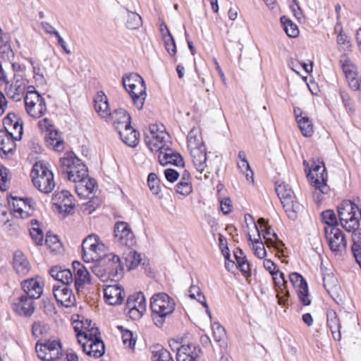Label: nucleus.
I'll list each match as a JSON object with an SVG mask.
<instances>
[{
    "label": "nucleus",
    "instance_id": "f03ea898",
    "mask_svg": "<svg viewBox=\"0 0 361 361\" xmlns=\"http://www.w3.org/2000/svg\"><path fill=\"white\" fill-rule=\"evenodd\" d=\"M153 313V321L156 326H161L167 316L172 314L175 310V302L173 298L165 293L154 294L150 301Z\"/></svg>",
    "mask_w": 361,
    "mask_h": 361
},
{
    "label": "nucleus",
    "instance_id": "2eb2a0df",
    "mask_svg": "<svg viewBox=\"0 0 361 361\" xmlns=\"http://www.w3.org/2000/svg\"><path fill=\"white\" fill-rule=\"evenodd\" d=\"M190 152L192 161L196 170L201 174L206 172L204 173V178H208L209 176L207 173H209V172L207 171V152L205 146L190 149Z\"/></svg>",
    "mask_w": 361,
    "mask_h": 361
},
{
    "label": "nucleus",
    "instance_id": "3c124183",
    "mask_svg": "<svg viewBox=\"0 0 361 361\" xmlns=\"http://www.w3.org/2000/svg\"><path fill=\"white\" fill-rule=\"evenodd\" d=\"M152 361H174L171 353L164 348H158L152 351Z\"/></svg>",
    "mask_w": 361,
    "mask_h": 361
},
{
    "label": "nucleus",
    "instance_id": "39448f33",
    "mask_svg": "<svg viewBox=\"0 0 361 361\" xmlns=\"http://www.w3.org/2000/svg\"><path fill=\"white\" fill-rule=\"evenodd\" d=\"M307 177L310 178L314 187L313 196L318 200H320V194H326L329 192V188L326 184L328 174L323 161H318L312 165Z\"/></svg>",
    "mask_w": 361,
    "mask_h": 361
},
{
    "label": "nucleus",
    "instance_id": "6e6552de",
    "mask_svg": "<svg viewBox=\"0 0 361 361\" xmlns=\"http://www.w3.org/2000/svg\"><path fill=\"white\" fill-rule=\"evenodd\" d=\"M61 343L58 340H47L42 343L37 342L35 350L38 357L42 361H55L61 355Z\"/></svg>",
    "mask_w": 361,
    "mask_h": 361
},
{
    "label": "nucleus",
    "instance_id": "6e6d98bb",
    "mask_svg": "<svg viewBox=\"0 0 361 361\" xmlns=\"http://www.w3.org/2000/svg\"><path fill=\"white\" fill-rule=\"evenodd\" d=\"M97 263L91 267L92 273L100 279L102 281L111 280L110 275L108 274L104 266L102 264L99 259L96 260Z\"/></svg>",
    "mask_w": 361,
    "mask_h": 361
},
{
    "label": "nucleus",
    "instance_id": "473e14b6",
    "mask_svg": "<svg viewBox=\"0 0 361 361\" xmlns=\"http://www.w3.org/2000/svg\"><path fill=\"white\" fill-rule=\"evenodd\" d=\"M97 186L94 179L87 176L79 180L75 185V192L79 196H86L94 192Z\"/></svg>",
    "mask_w": 361,
    "mask_h": 361
},
{
    "label": "nucleus",
    "instance_id": "8fccbe9b",
    "mask_svg": "<svg viewBox=\"0 0 361 361\" xmlns=\"http://www.w3.org/2000/svg\"><path fill=\"white\" fill-rule=\"evenodd\" d=\"M255 226L257 231L259 239L255 240L252 245L254 255L259 259H264L267 256V251L264 248V245L260 239V230L257 224Z\"/></svg>",
    "mask_w": 361,
    "mask_h": 361
},
{
    "label": "nucleus",
    "instance_id": "4be33fe9",
    "mask_svg": "<svg viewBox=\"0 0 361 361\" xmlns=\"http://www.w3.org/2000/svg\"><path fill=\"white\" fill-rule=\"evenodd\" d=\"M75 286L79 290L86 283L90 282V275L87 268L78 261L73 262Z\"/></svg>",
    "mask_w": 361,
    "mask_h": 361
},
{
    "label": "nucleus",
    "instance_id": "6ab92c4d",
    "mask_svg": "<svg viewBox=\"0 0 361 361\" xmlns=\"http://www.w3.org/2000/svg\"><path fill=\"white\" fill-rule=\"evenodd\" d=\"M73 196L68 190L56 192L53 201L61 212L69 214L73 207Z\"/></svg>",
    "mask_w": 361,
    "mask_h": 361
},
{
    "label": "nucleus",
    "instance_id": "ddd939ff",
    "mask_svg": "<svg viewBox=\"0 0 361 361\" xmlns=\"http://www.w3.org/2000/svg\"><path fill=\"white\" fill-rule=\"evenodd\" d=\"M53 294L57 302L62 306L70 307L75 304V297L66 284L54 285Z\"/></svg>",
    "mask_w": 361,
    "mask_h": 361
},
{
    "label": "nucleus",
    "instance_id": "79ce46f5",
    "mask_svg": "<svg viewBox=\"0 0 361 361\" xmlns=\"http://www.w3.org/2000/svg\"><path fill=\"white\" fill-rule=\"evenodd\" d=\"M48 135L46 136L47 145H51L58 152L63 149V141L59 137L58 132L49 130Z\"/></svg>",
    "mask_w": 361,
    "mask_h": 361
},
{
    "label": "nucleus",
    "instance_id": "393cba45",
    "mask_svg": "<svg viewBox=\"0 0 361 361\" xmlns=\"http://www.w3.org/2000/svg\"><path fill=\"white\" fill-rule=\"evenodd\" d=\"M116 130H118L121 140L126 145L130 147H135L137 145L139 133L133 128L131 123L129 124V126H118L116 127Z\"/></svg>",
    "mask_w": 361,
    "mask_h": 361
},
{
    "label": "nucleus",
    "instance_id": "4c0bfd02",
    "mask_svg": "<svg viewBox=\"0 0 361 361\" xmlns=\"http://www.w3.org/2000/svg\"><path fill=\"white\" fill-rule=\"evenodd\" d=\"M323 286L329 295L336 293L339 289L338 280L331 273L324 274Z\"/></svg>",
    "mask_w": 361,
    "mask_h": 361
},
{
    "label": "nucleus",
    "instance_id": "4468645a",
    "mask_svg": "<svg viewBox=\"0 0 361 361\" xmlns=\"http://www.w3.org/2000/svg\"><path fill=\"white\" fill-rule=\"evenodd\" d=\"M114 236L116 240L122 245L130 247L134 244V234L130 226L123 221L116 224Z\"/></svg>",
    "mask_w": 361,
    "mask_h": 361
},
{
    "label": "nucleus",
    "instance_id": "cd10ccee",
    "mask_svg": "<svg viewBox=\"0 0 361 361\" xmlns=\"http://www.w3.org/2000/svg\"><path fill=\"white\" fill-rule=\"evenodd\" d=\"M326 324L331 331L334 340L340 341L341 338V322L334 310H329L326 312Z\"/></svg>",
    "mask_w": 361,
    "mask_h": 361
},
{
    "label": "nucleus",
    "instance_id": "13d9d810",
    "mask_svg": "<svg viewBox=\"0 0 361 361\" xmlns=\"http://www.w3.org/2000/svg\"><path fill=\"white\" fill-rule=\"evenodd\" d=\"M11 180L9 170L4 167L0 166V190L6 191L9 188V183Z\"/></svg>",
    "mask_w": 361,
    "mask_h": 361
},
{
    "label": "nucleus",
    "instance_id": "423d86ee",
    "mask_svg": "<svg viewBox=\"0 0 361 361\" xmlns=\"http://www.w3.org/2000/svg\"><path fill=\"white\" fill-rule=\"evenodd\" d=\"M82 259L85 262L98 260L105 252V245L97 235L91 234L82 243Z\"/></svg>",
    "mask_w": 361,
    "mask_h": 361
},
{
    "label": "nucleus",
    "instance_id": "bf43d9fd",
    "mask_svg": "<svg viewBox=\"0 0 361 361\" xmlns=\"http://www.w3.org/2000/svg\"><path fill=\"white\" fill-rule=\"evenodd\" d=\"M47 108L45 103L44 104H37L35 106H28L26 108V111L27 114L35 118H40L46 111Z\"/></svg>",
    "mask_w": 361,
    "mask_h": 361
},
{
    "label": "nucleus",
    "instance_id": "dca6fc26",
    "mask_svg": "<svg viewBox=\"0 0 361 361\" xmlns=\"http://www.w3.org/2000/svg\"><path fill=\"white\" fill-rule=\"evenodd\" d=\"M202 352L198 345H183L178 348L177 361H200Z\"/></svg>",
    "mask_w": 361,
    "mask_h": 361
},
{
    "label": "nucleus",
    "instance_id": "7c9ffc66",
    "mask_svg": "<svg viewBox=\"0 0 361 361\" xmlns=\"http://www.w3.org/2000/svg\"><path fill=\"white\" fill-rule=\"evenodd\" d=\"M140 302H137V307L132 306V300L127 301L126 302V310H128V314L129 317L133 320H137L141 318L143 313L146 310V300L145 298H143L140 295L137 297Z\"/></svg>",
    "mask_w": 361,
    "mask_h": 361
},
{
    "label": "nucleus",
    "instance_id": "f3484780",
    "mask_svg": "<svg viewBox=\"0 0 361 361\" xmlns=\"http://www.w3.org/2000/svg\"><path fill=\"white\" fill-rule=\"evenodd\" d=\"M43 282L39 277L24 280V298L38 299L43 292Z\"/></svg>",
    "mask_w": 361,
    "mask_h": 361
},
{
    "label": "nucleus",
    "instance_id": "a878e982",
    "mask_svg": "<svg viewBox=\"0 0 361 361\" xmlns=\"http://www.w3.org/2000/svg\"><path fill=\"white\" fill-rule=\"evenodd\" d=\"M279 276L277 274L272 275L271 276L276 288L279 303L285 305L286 301L285 297L287 298L289 295V292L286 290L287 281L285 279L283 273L279 271Z\"/></svg>",
    "mask_w": 361,
    "mask_h": 361
},
{
    "label": "nucleus",
    "instance_id": "20e7f679",
    "mask_svg": "<svg viewBox=\"0 0 361 361\" xmlns=\"http://www.w3.org/2000/svg\"><path fill=\"white\" fill-rule=\"evenodd\" d=\"M358 203H357V204ZM356 203L352 200H343L337 208L341 225L348 232H357L360 226V218L355 209Z\"/></svg>",
    "mask_w": 361,
    "mask_h": 361
},
{
    "label": "nucleus",
    "instance_id": "69168bd1",
    "mask_svg": "<svg viewBox=\"0 0 361 361\" xmlns=\"http://www.w3.org/2000/svg\"><path fill=\"white\" fill-rule=\"evenodd\" d=\"M176 190L178 194L187 196L192 191L191 182L180 181L176 186Z\"/></svg>",
    "mask_w": 361,
    "mask_h": 361
},
{
    "label": "nucleus",
    "instance_id": "09e8293b",
    "mask_svg": "<svg viewBox=\"0 0 361 361\" xmlns=\"http://www.w3.org/2000/svg\"><path fill=\"white\" fill-rule=\"evenodd\" d=\"M44 103V99L35 90L27 91L26 95L24 97L25 108H27L28 106H35L37 104Z\"/></svg>",
    "mask_w": 361,
    "mask_h": 361
},
{
    "label": "nucleus",
    "instance_id": "412c9836",
    "mask_svg": "<svg viewBox=\"0 0 361 361\" xmlns=\"http://www.w3.org/2000/svg\"><path fill=\"white\" fill-rule=\"evenodd\" d=\"M125 297L124 290L118 284L106 286L104 288V298L110 305L121 304Z\"/></svg>",
    "mask_w": 361,
    "mask_h": 361
},
{
    "label": "nucleus",
    "instance_id": "603ef678",
    "mask_svg": "<svg viewBox=\"0 0 361 361\" xmlns=\"http://www.w3.org/2000/svg\"><path fill=\"white\" fill-rule=\"evenodd\" d=\"M45 244L51 252H60L62 250V245L58 236L50 233H47Z\"/></svg>",
    "mask_w": 361,
    "mask_h": 361
},
{
    "label": "nucleus",
    "instance_id": "a18cd8bd",
    "mask_svg": "<svg viewBox=\"0 0 361 361\" xmlns=\"http://www.w3.org/2000/svg\"><path fill=\"white\" fill-rule=\"evenodd\" d=\"M298 124V127L302 133V134L305 137H311L314 132V126L312 121L310 119V118L306 116L302 118H299V121L297 122Z\"/></svg>",
    "mask_w": 361,
    "mask_h": 361
},
{
    "label": "nucleus",
    "instance_id": "f257e3e1",
    "mask_svg": "<svg viewBox=\"0 0 361 361\" xmlns=\"http://www.w3.org/2000/svg\"><path fill=\"white\" fill-rule=\"evenodd\" d=\"M30 178L34 187L42 193L51 192L56 186L54 173L47 161L36 162L31 170Z\"/></svg>",
    "mask_w": 361,
    "mask_h": 361
},
{
    "label": "nucleus",
    "instance_id": "0e129e2a",
    "mask_svg": "<svg viewBox=\"0 0 361 361\" xmlns=\"http://www.w3.org/2000/svg\"><path fill=\"white\" fill-rule=\"evenodd\" d=\"M56 280L61 282V284L69 286L73 281V274L69 269H61Z\"/></svg>",
    "mask_w": 361,
    "mask_h": 361
},
{
    "label": "nucleus",
    "instance_id": "c756f323",
    "mask_svg": "<svg viewBox=\"0 0 361 361\" xmlns=\"http://www.w3.org/2000/svg\"><path fill=\"white\" fill-rule=\"evenodd\" d=\"M263 232L262 235L265 240V244L268 247H274L278 252H282L281 250V247L283 246L284 244L282 241H281L276 233L274 231L270 226H268L264 230H262Z\"/></svg>",
    "mask_w": 361,
    "mask_h": 361
},
{
    "label": "nucleus",
    "instance_id": "1a4fd4ad",
    "mask_svg": "<svg viewBox=\"0 0 361 361\" xmlns=\"http://www.w3.org/2000/svg\"><path fill=\"white\" fill-rule=\"evenodd\" d=\"M276 192L288 216L294 219L296 216L295 209L298 207L295 205V195L290 185L283 182L281 183H276Z\"/></svg>",
    "mask_w": 361,
    "mask_h": 361
},
{
    "label": "nucleus",
    "instance_id": "4d7b16f0",
    "mask_svg": "<svg viewBox=\"0 0 361 361\" xmlns=\"http://www.w3.org/2000/svg\"><path fill=\"white\" fill-rule=\"evenodd\" d=\"M322 219L326 225L324 228L327 227H337L338 220L336 214L333 210L328 209L322 213Z\"/></svg>",
    "mask_w": 361,
    "mask_h": 361
},
{
    "label": "nucleus",
    "instance_id": "680f3d73",
    "mask_svg": "<svg viewBox=\"0 0 361 361\" xmlns=\"http://www.w3.org/2000/svg\"><path fill=\"white\" fill-rule=\"evenodd\" d=\"M12 266L17 274L23 271V251L17 250L13 253Z\"/></svg>",
    "mask_w": 361,
    "mask_h": 361
},
{
    "label": "nucleus",
    "instance_id": "b1692460",
    "mask_svg": "<svg viewBox=\"0 0 361 361\" xmlns=\"http://www.w3.org/2000/svg\"><path fill=\"white\" fill-rule=\"evenodd\" d=\"M20 118L15 114H8L4 119V130L15 133L16 139H21L23 135V123H19Z\"/></svg>",
    "mask_w": 361,
    "mask_h": 361
},
{
    "label": "nucleus",
    "instance_id": "0eeeda50",
    "mask_svg": "<svg viewBox=\"0 0 361 361\" xmlns=\"http://www.w3.org/2000/svg\"><path fill=\"white\" fill-rule=\"evenodd\" d=\"M168 137L163 125L152 124L145 133V141L151 152H160L164 148Z\"/></svg>",
    "mask_w": 361,
    "mask_h": 361
},
{
    "label": "nucleus",
    "instance_id": "7ed1b4c3",
    "mask_svg": "<svg viewBox=\"0 0 361 361\" xmlns=\"http://www.w3.org/2000/svg\"><path fill=\"white\" fill-rule=\"evenodd\" d=\"M61 173L75 183L87 176V168L81 160L73 154H68L59 160Z\"/></svg>",
    "mask_w": 361,
    "mask_h": 361
},
{
    "label": "nucleus",
    "instance_id": "9b49d317",
    "mask_svg": "<svg viewBox=\"0 0 361 361\" xmlns=\"http://www.w3.org/2000/svg\"><path fill=\"white\" fill-rule=\"evenodd\" d=\"M99 259L110 275L111 281H116L122 277L123 267L118 256L114 253L104 254Z\"/></svg>",
    "mask_w": 361,
    "mask_h": 361
},
{
    "label": "nucleus",
    "instance_id": "c9c22d12",
    "mask_svg": "<svg viewBox=\"0 0 361 361\" xmlns=\"http://www.w3.org/2000/svg\"><path fill=\"white\" fill-rule=\"evenodd\" d=\"M339 63L346 79L348 78H351L352 76H356V75H357V67L352 62L347 54H341Z\"/></svg>",
    "mask_w": 361,
    "mask_h": 361
},
{
    "label": "nucleus",
    "instance_id": "37998d69",
    "mask_svg": "<svg viewBox=\"0 0 361 361\" xmlns=\"http://www.w3.org/2000/svg\"><path fill=\"white\" fill-rule=\"evenodd\" d=\"M164 27H165L166 32V33L163 32L162 35H163V39L164 41L165 48L171 56H175V55L176 54V51H177L175 40H174L171 33L169 30L167 26L164 25Z\"/></svg>",
    "mask_w": 361,
    "mask_h": 361
},
{
    "label": "nucleus",
    "instance_id": "49530a36",
    "mask_svg": "<svg viewBox=\"0 0 361 361\" xmlns=\"http://www.w3.org/2000/svg\"><path fill=\"white\" fill-rule=\"evenodd\" d=\"M125 260L128 269H133L140 264L142 258L135 250L128 249V252L125 254Z\"/></svg>",
    "mask_w": 361,
    "mask_h": 361
},
{
    "label": "nucleus",
    "instance_id": "338daca9",
    "mask_svg": "<svg viewBox=\"0 0 361 361\" xmlns=\"http://www.w3.org/2000/svg\"><path fill=\"white\" fill-rule=\"evenodd\" d=\"M93 324L91 320L85 319L74 322V330L76 334H83L85 331L89 330Z\"/></svg>",
    "mask_w": 361,
    "mask_h": 361
},
{
    "label": "nucleus",
    "instance_id": "c03bdc74",
    "mask_svg": "<svg viewBox=\"0 0 361 361\" xmlns=\"http://www.w3.org/2000/svg\"><path fill=\"white\" fill-rule=\"evenodd\" d=\"M281 23L283 25V30L290 37H296L299 35V30L298 26L293 23L288 18L282 16L281 18Z\"/></svg>",
    "mask_w": 361,
    "mask_h": 361
},
{
    "label": "nucleus",
    "instance_id": "72a5a7b5",
    "mask_svg": "<svg viewBox=\"0 0 361 361\" xmlns=\"http://www.w3.org/2000/svg\"><path fill=\"white\" fill-rule=\"evenodd\" d=\"M7 94L16 102L21 101L23 98V77L21 75L14 76V81L8 88Z\"/></svg>",
    "mask_w": 361,
    "mask_h": 361
},
{
    "label": "nucleus",
    "instance_id": "ea45409f",
    "mask_svg": "<svg viewBox=\"0 0 361 361\" xmlns=\"http://www.w3.org/2000/svg\"><path fill=\"white\" fill-rule=\"evenodd\" d=\"M352 252L357 263L361 266V229L353 234Z\"/></svg>",
    "mask_w": 361,
    "mask_h": 361
},
{
    "label": "nucleus",
    "instance_id": "a19ab883",
    "mask_svg": "<svg viewBox=\"0 0 361 361\" xmlns=\"http://www.w3.org/2000/svg\"><path fill=\"white\" fill-rule=\"evenodd\" d=\"M143 80V78L140 75L137 73H132L123 77L122 82L126 90L129 87H135L136 85L138 89L139 87L142 89V83Z\"/></svg>",
    "mask_w": 361,
    "mask_h": 361
},
{
    "label": "nucleus",
    "instance_id": "e2e57ef3",
    "mask_svg": "<svg viewBox=\"0 0 361 361\" xmlns=\"http://www.w3.org/2000/svg\"><path fill=\"white\" fill-rule=\"evenodd\" d=\"M212 329L215 341L220 342L225 338L226 331L219 322H214L212 324Z\"/></svg>",
    "mask_w": 361,
    "mask_h": 361
},
{
    "label": "nucleus",
    "instance_id": "bb28decb",
    "mask_svg": "<svg viewBox=\"0 0 361 361\" xmlns=\"http://www.w3.org/2000/svg\"><path fill=\"white\" fill-rule=\"evenodd\" d=\"M94 102L95 111L99 116L103 118H109L111 113L109 110L106 94L102 91L98 92L94 97Z\"/></svg>",
    "mask_w": 361,
    "mask_h": 361
},
{
    "label": "nucleus",
    "instance_id": "f8f14e48",
    "mask_svg": "<svg viewBox=\"0 0 361 361\" xmlns=\"http://www.w3.org/2000/svg\"><path fill=\"white\" fill-rule=\"evenodd\" d=\"M289 279L293 286L296 288L300 301L304 305H310L311 300L309 298L307 283L305 279L297 272H293L289 275Z\"/></svg>",
    "mask_w": 361,
    "mask_h": 361
},
{
    "label": "nucleus",
    "instance_id": "5fc2aeb1",
    "mask_svg": "<svg viewBox=\"0 0 361 361\" xmlns=\"http://www.w3.org/2000/svg\"><path fill=\"white\" fill-rule=\"evenodd\" d=\"M142 24L141 16L132 11H128L127 19H126V27L128 29L135 30L140 27Z\"/></svg>",
    "mask_w": 361,
    "mask_h": 361
},
{
    "label": "nucleus",
    "instance_id": "052dcab7",
    "mask_svg": "<svg viewBox=\"0 0 361 361\" xmlns=\"http://www.w3.org/2000/svg\"><path fill=\"white\" fill-rule=\"evenodd\" d=\"M49 330V326L42 322H35L32 327V335L36 338L47 334Z\"/></svg>",
    "mask_w": 361,
    "mask_h": 361
},
{
    "label": "nucleus",
    "instance_id": "774afa93",
    "mask_svg": "<svg viewBox=\"0 0 361 361\" xmlns=\"http://www.w3.org/2000/svg\"><path fill=\"white\" fill-rule=\"evenodd\" d=\"M122 340L125 345L130 349H133L136 343L135 338L133 336L132 331L129 330L122 331Z\"/></svg>",
    "mask_w": 361,
    "mask_h": 361
},
{
    "label": "nucleus",
    "instance_id": "c85d7f7f",
    "mask_svg": "<svg viewBox=\"0 0 361 361\" xmlns=\"http://www.w3.org/2000/svg\"><path fill=\"white\" fill-rule=\"evenodd\" d=\"M126 90L130 94L132 100L133 101V103L137 108V109H142L144 106L145 100L147 96L145 81H142V89H140V87L138 89L136 86L135 87H129L126 89Z\"/></svg>",
    "mask_w": 361,
    "mask_h": 361
},
{
    "label": "nucleus",
    "instance_id": "e433bc0d",
    "mask_svg": "<svg viewBox=\"0 0 361 361\" xmlns=\"http://www.w3.org/2000/svg\"><path fill=\"white\" fill-rule=\"evenodd\" d=\"M30 235L37 245H42L44 238L42 230L40 228L39 222L36 219H32L29 226Z\"/></svg>",
    "mask_w": 361,
    "mask_h": 361
},
{
    "label": "nucleus",
    "instance_id": "f704fd0d",
    "mask_svg": "<svg viewBox=\"0 0 361 361\" xmlns=\"http://www.w3.org/2000/svg\"><path fill=\"white\" fill-rule=\"evenodd\" d=\"M340 26L339 33L336 38V43L339 51L347 54L352 51V44L348 37L343 32V28L340 23H337L335 30H337L338 27Z\"/></svg>",
    "mask_w": 361,
    "mask_h": 361
},
{
    "label": "nucleus",
    "instance_id": "58836bf2",
    "mask_svg": "<svg viewBox=\"0 0 361 361\" xmlns=\"http://www.w3.org/2000/svg\"><path fill=\"white\" fill-rule=\"evenodd\" d=\"M204 146L199 130L195 128L190 130L188 135V147L189 150Z\"/></svg>",
    "mask_w": 361,
    "mask_h": 361
},
{
    "label": "nucleus",
    "instance_id": "a211bd4d",
    "mask_svg": "<svg viewBox=\"0 0 361 361\" xmlns=\"http://www.w3.org/2000/svg\"><path fill=\"white\" fill-rule=\"evenodd\" d=\"M15 133L0 130V156L12 154L16 149V141L21 139L15 138Z\"/></svg>",
    "mask_w": 361,
    "mask_h": 361
},
{
    "label": "nucleus",
    "instance_id": "de8ad7c7",
    "mask_svg": "<svg viewBox=\"0 0 361 361\" xmlns=\"http://www.w3.org/2000/svg\"><path fill=\"white\" fill-rule=\"evenodd\" d=\"M11 213L16 218L20 219L23 216V198L11 197L8 200Z\"/></svg>",
    "mask_w": 361,
    "mask_h": 361
},
{
    "label": "nucleus",
    "instance_id": "9d476101",
    "mask_svg": "<svg viewBox=\"0 0 361 361\" xmlns=\"http://www.w3.org/2000/svg\"><path fill=\"white\" fill-rule=\"evenodd\" d=\"M324 230L330 250L336 254L345 251L347 241L344 233L337 227H327Z\"/></svg>",
    "mask_w": 361,
    "mask_h": 361
},
{
    "label": "nucleus",
    "instance_id": "864d4df0",
    "mask_svg": "<svg viewBox=\"0 0 361 361\" xmlns=\"http://www.w3.org/2000/svg\"><path fill=\"white\" fill-rule=\"evenodd\" d=\"M99 329L97 327H94V324L88 330L85 331L83 334L79 333L76 334L78 343H82L84 341H87L89 339H101L99 337Z\"/></svg>",
    "mask_w": 361,
    "mask_h": 361
},
{
    "label": "nucleus",
    "instance_id": "2f4dec72",
    "mask_svg": "<svg viewBox=\"0 0 361 361\" xmlns=\"http://www.w3.org/2000/svg\"><path fill=\"white\" fill-rule=\"evenodd\" d=\"M109 118L113 122L116 128L118 126H129V124L131 123L129 114L123 109H115Z\"/></svg>",
    "mask_w": 361,
    "mask_h": 361
},
{
    "label": "nucleus",
    "instance_id": "5701e85b",
    "mask_svg": "<svg viewBox=\"0 0 361 361\" xmlns=\"http://www.w3.org/2000/svg\"><path fill=\"white\" fill-rule=\"evenodd\" d=\"M158 159L161 165L171 164L176 166H184L183 159L180 154L177 152H174L169 147L166 148L164 152H159Z\"/></svg>",
    "mask_w": 361,
    "mask_h": 361
},
{
    "label": "nucleus",
    "instance_id": "aec40b11",
    "mask_svg": "<svg viewBox=\"0 0 361 361\" xmlns=\"http://www.w3.org/2000/svg\"><path fill=\"white\" fill-rule=\"evenodd\" d=\"M79 344L82 346L83 352L90 357L99 358L105 353L104 343L102 339L90 338Z\"/></svg>",
    "mask_w": 361,
    "mask_h": 361
}]
</instances>
